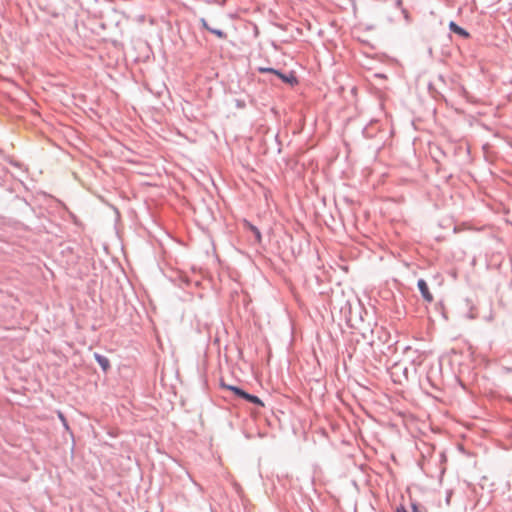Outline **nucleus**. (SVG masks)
I'll return each mask as SVG.
<instances>
[{
	"mask_svg": "<svg viewBox=\"0 0 512 512\" xmlns=\"http://www.w3.org/2000/svg\"><path fill=\"white\" fill-rule=\"evenodd\" d=\"M222 387L227 389V390L232 391L238 397H241V398H243V399H245V400H247V401H249L251 403H254V404L259 405L261 407L264 406V403L262 402V400L260 398H258L257 396L248 394L244 390H242V389H240V388H238L236 386L223 384Z\"/></svg>",
	"mask_w": 512,
	"mask_h": 512,
	"instance_id": "obj_1",
	"label": "nucleus"
},
{
	"mask_svg": "<svg viewBox=\"0 0 512 512\" xmlns=\"http://www.w3.org/2000/svg\"><path fill=\"white\" fill-rule=\"evenodd\" d=\"M260 71L261 72H269V73H274L276 74L280 79H282L284 82L290 84V85H294V84H297L298 81L296 79V77L294 76L293 73H290L289 75H284L282 74L281 72L273 69V68H260Z\"/></svg>",
	"mask_w": 512,
	"mask_h": 512,
	"instance_id": "obj_2",
	"label": "nucleus"
},
{
	"mask_svg": "<svg viewBox=\"0 0 512 512\" xmlns=\"http://www.w3.org/2000/svg\"><path fill=\"white\" fill-rule=\"evenodd\" d=\"M417 285L424 300L431 303L434 300V297L429 291L427 283L423 279H420L418 280Z\"/></svg>",
	"mask_w": 512,
	"mask_h": 512,
	"instance_id": "obj_3",
	"label": "nucleus"
},
{
	"mask_svg": "<svg viewBox=\"0 0 512 512\" xmlns=\"http://www.w3.org/2000/svg\"><path fill=\"white\" fill-rule=\"evenodd\" d=\"M201 24L205 29L213 33L218 38L225 39L227 37L226 33H224L223 30L210 26L205 19H201Z\"/></svg>",
	"mask_w": 512,
	"mask_h": 512,
	"instance_id": "obj_4",
	"label": "nucleus"
},
{
	"mask_svg": "<svg viewBox=\"0 0 512 512\" xmlns=\"http://www.w3.org/2000/svg\"><path fill=\"white\" fill-rule=\"evenodd\" d=\"M94 358L105 372L108 371V369L110 368V361L107 357L95 353Z\"/></svg>",
	"mask_w": 512,
	"mask_h": 512,
	"instance_id": "obj_5",
	"label": "nucleus"
},
{
	"mask_svg": "<svg viewBox=\"0 0 512 512\" xmlns=\"http://www.w3.org/2000/svg\"><path fill=\"white\" fill-rule=\"evenodd\" d=\"M449 28L451 31H453L454 33L464 37V38H468L469 37V33L464 30L463 28H461L460 26H458L455 22L451 21L449 23Z\"/></svg>",
	"mask_w": 512,
	"mask_h": 512,
	"instance_id": "obj_6",
	"label": "nucleus"
},
{
	"mask_svg": "<svg viewBox=\"0 0 512 512\" xmlns=\"http://www.w3.org/2000/svg\"><path fill=\"white\" fill-rule=\"evenodd\" d=\"M246 225H247V227H248V228L253 232V234H254V235H255V237H256V240H257L258 242H260V241H261V233H260V231H259L255 226L251 225V224H250V223H248V222H246Z\"/></svg>",
	"mask_w": 512,
	"mask_h": 512,
	"instance_id": "obj_7",
	"label": "nucleus"
},
{
	"mask_svg": "<svg viewBox=\"0 0 512 512\" xmlns=\"http://www.w3.org/2000/svg\"><path fill=\"white\" fill-rule=\"evenodd\" d=\"M397 512H408L404 507L397 508Z\"/></svg>",
	"mask_w": 512,
	"mask_h": 512,
	"instance_id": "obj_8",
	"label": "nucleus"
},
{
	"mask_svg": "<svg viewBox=\"0 0 512 512\" xmlns=\"http://www.w3.org/2000/svg\"><path fill=\"white\" fill-rule=\"evenodd\" d=\"M59 417H60V419H61L62 421H65V418H64V416H63V414H62V413H59Z\"/></svg>",
	"mask_w": 512,
	"mask_h": 512,
	"instance_id": "obj_9",
	"label": "nucleus"
},
{
	"mask_svg": "<svg viewBox=\"0 0 512 512\" xmlns=\"http://www.w3.org/2000/svg\"><path fill=\"white\" fill-rule=\"evenodd\" d=\"M397 4L400 6L402 4V0H398Z\"/></svg>",
	"mask_w": 512,
	"mask_h": 512,
	"instance_id": "obj_10",
	"label": "nucleus"
}]
</instances>
